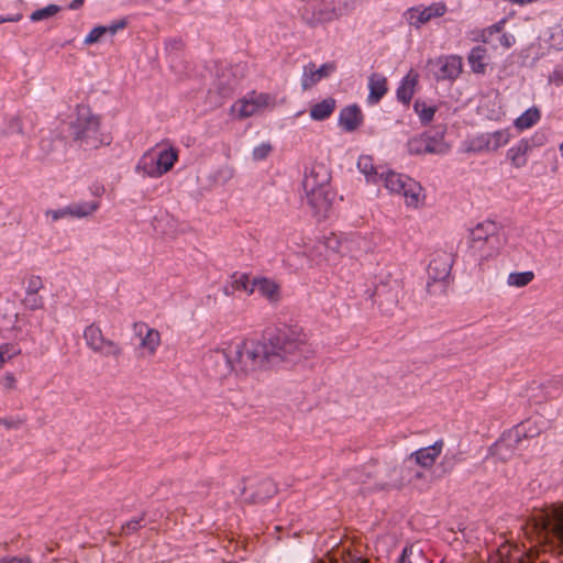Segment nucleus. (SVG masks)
Wrapping results in <instances>:
<instances>
[{"label": "nucleus", "instance_id": "1", "mask_svg": "<svg viewBox=\"0 0 563 563\" xmlns=\"http://www.w3.org/2000/svg\"><path fill=\"white\" fill-rule=\"evenodd\" d=\"M526 534L538 543L563 547V504L534 511L526 526Z\"/></svg>", "mask_w": 563, "mask_h": 563}, {"label": "nucleus", "instance_id": "2", "mask_svg": "<svg viewBox=\"0 0 563 563\" xmlns=\"http://www.w3.org/2000/svg\"><path fill=\"white\" fill-rule=\"evenodd\" d=\"M303 187L308 203L314 210V213L327 216L335 197V192L330 186V175L323 168H320V170L311 169L305 177Z\"/></svg>", "mask_w": 563, "mask_h": 563}, {"label": "nucleus", "instance_id": "3", "mask_svg": "<svg viewBox=\"0 0 563 563\" xmlns=\"http://www.w3.org/2000/svg\"><path fill=\"white\" fill-rule=\"evenodd\" d=\"M267 356L266 345L255 339H247L235 345L227 355L231 367L236 372L247 373L260 366Z\"/></svg>", "mask_w": 563, "mask_h": 563}, {"label": "nucleus", "instance_id": "4", "mask_svg": "<svg viewBox=\"0 0 563 563\" xmlns=\"http://www.w3.org/2000/svg\"><path fill=\"white\" fill-rule=\"evenodd\" d=\"M274 106V99L267 93H251L247 98L241 99L232 107L238 118L244 119L254 115Z\"/></svg>", "mask_w": 563, "mask_h": 563}, {"label": "nucleus", "instance_id": "5", "mask_svg": "<svg viewBox=\"0 0 563 563\" xmlns=\"http://www.w3.org/2000/svg\"><path fill=\"white\" fill-rule=\"evenodd\" d=\"M437 68V76L442 80L456 79L463 70V59L459 55L440 56L429 62Z\"/></svg>", "mask_w": 563, "mask_h": 563}, {"label": "nucleus", "instance_id": "6", "mask_svg": "<svg viewBox=\"0 0 563 563\" xmlns=\"http://www.w3.org/2000/svg\"><path fill=\"white\" fill-rule=\"evenodd\" d=\"M446 11V7L442 2L432 3L427 8H410L406 15L409 24L420 27L431 19L442 16Z\"/></svg>", "mask_w": 563, "mask_h": 563}, {"label": "nucleus", "instance_id": "7", "mask_svg": "<svg viewBox=\"0 0 563 563\" xmlns=\"http://www.w3.org/2000/svg\"><path fill=\"white\" fill-rule=\"evenodd\" d=\"M76 137L92 147H97L101 144L102 140L99 137L98 119L95 117H87L79 120L76 125Z\"/></svg>", "mask_w": 563, "mask_h": 563}, {"label": "nucleus", "instance_id": "8", "mask_svg": "<svg viewBox=\"0 0 563 563\" xmlns=\"http://www.w3.org/2000/svg\"><path fill=\"white\" fill-rule=\"evenodd\" d=\"M282 350L285 353H307L310 351L308 336L303 330L290 329L283 335Z\"/></svg>", "mask_w": 563, "mask_h": 563}, {"label": "nucleus", "instance_id": "9", "mask_svg": "<svg viewBox=\"0 0 563 563\" xmlns=\"http://www.w3.org/2000/svg\"><path fill=\"white\" fill-rule=\"evenodd\" d=\"M85 338L88 344L97 351L106 354H118L119 347L112 341L103 338L101 329L91 324L85 330Z\"/></svg>", "mask_w": 563, "mask_h": 563}, {"label": "nucleus", "instance_id": "10", "mask_svg": "<svg viewBox=\"0 0 563 563\" xmlns=\"http://www.w3.org/2000/svg\"><path fill=\"white\" fill-rule=\"evenodd\" d=\"M335 68L334 64H323L317 67L316 64H308L303 68L301 86L303 90H307L319 82L322 78L327 77Z\"/></svg>", "mask_w": 563, "mask_h": 563}, {"label": "nucleus", "instance_id": "11", "mask_svg": "<svg viewBox=\"0 0 563 563\" xmlns=\"http://www.w3.org/2000/svg\"><path fill=\"white\" fill-rule=\"evenodd\" d=\"M499 563H536L538 552L530 549L526 554L518 548L503 547L499 549ZM540 563H544L541 561Z\"/></svg>", "mask_w": 563, "mask_h": 563}, {"label": "nucleus", "instance_id": "12", "mask_svg": "<svg viewBox=\"0 0 563 563\" xmlns=\"http://www.w3.org/2000/svg\"><path fill=\"white\" fill-rule=\"evenodd\" d=\"M177 158L178 152L174 147L162 151L155 161V166L150 168L147 174L153 177L162 176L173 168Z\"/></svg>", "mask_w": 563, "mask_h": 563}, {"label": "nucleus", "instance_id": "13", "mask_svg": "<svg viewBox=\"0 0 563 563\" xmlns=\"http://www.w3.org/2000/svg\"><path fill=\"white\" fill-rule=\"evenodd\" d=\"M363 123V113L361 109L355 106H347L343 108L339 115V124L347 132L357 130Z\"/></svg>", "mask_w": 563, "mask_h": 563}, {"label": "nucleus", "instance_id": "14", "mask_svg": "<svg viewBox=\"0 0 563 563\" xmlns=\"http://www.w3.org/2000/svg\"><path fill=\"white\" fill-rule=\"evenodd\" d=\"M443 442L437 441L434 444L419 449L412 456H415L416 463L424 468H430L435 463L437 459L442 452Z\"/></svg>", "mask_w": 563, "mask_h": 563}, {"label": "nucleus", "instance_id": "15", "mask_svg": "<svg viewBox=\"0 0 563 563\" xmlns=\"http://www.w3.org/2000/svg\"><path fill=\"white\" fill-rule=\"evenodd\" d=\"M418 74L413 70H410L401 81L397 90V97L400 101L406 104H409L418 85Z\"/></svg>", "mask_w": 563, "mask_h": 563}, {"label": "nucleus", "instance_id": "16", "mask_svg": "<svg viewBox=\"0 0 563 563\" xmlns=\"http://www.w3.org/2000/svg\"><path fill=\"white\" fill-rule=\"evenodd\" d=\"M368 101L377 103L387 92V79L380 74H372L368 79Z\"/></svg>", "mask_w": 563, "mask_h": 563}, {"label": "nucleus", "instance_id": "17", "mask_svg": "<svg viewBox=\"0 0 563 563\" xmlns=\"http://www.w3.org/2000/svg\"><path fill=\"white\" fill-rule=\"evenodd\" d=\"M468 65L473 73L482 75L487 67V49L483 46H475L467 56Z\"/></svg>", "mask_w": 563, "mask_h": 563}, {"label": "nucleus", "instance_id": "18", "mask_svg": "<svg viewBox=\"0 0 563 563\" xmlns=\"http://www.w3.org/2000/svg\"><path fill=\"white\" fill-rule=\"evenodd\" d=\"M451 266V261L446 256H438L428 266L429 276L434 280H443L449 276Z\"/></svg>", "mask_w": 563, "mask_h": 563}, {"label": "nucleus", "instance_id": "19", "mask_svg": "<svg viewBox=\"0 0 563 563\" xmlns=\"http://www.w3.org/2000/svg\"><path fill=\"white\" fill-rule=\"evenodd\" d=\"M134 330L137 331L140 335L143 333V331L146 332L145 336L142 339L141 345L150 353H153L161 342V335L158 331L147 329L146 324L144 323H135Z\"/></svg>", "mask_w": 563, "mask_h": 563}, {"label": "nucleus", "instance_id": "20", "mask_svg": "<svg viewBox=\"0 0 563 563\" xmlns=\"http://www.w3.org/2000/svg\"><path fill=\"white\" fill-rule=\"evenodd\" d=\"M335 106L336 102L333 98H325L311 107L310 117L317 121L324 120L333 113Z\"/></svg>", "mask_w": 563, "mask_h": 563}, {"label": "nucleus", "instance_id": "21", "mask_svg": "<svg viewBox=\"0 0 563 563\" xmlns=\"http://www.w3.org/2000/svg\"><path fill=\"white\" fill-rule=\"evenodd\" d=\"M541 118V112L539 108L531 107L527 109L523 113H521L515 121L514 125L517 130L523 131L530 129L536 123L539 122Z\"/></svg>", "mask_w": 563, "mask_h": 563}, {"label": "nucleus", "instance_id": "22", "mask_svg": "<svg viewBox=\"0 0 563 563\" xmlns=\"http://www.w3.org/2000/svg\"><path fill=\"white\" fill-rule=\"evenodd\" d=\"M498 232V227L493 221L478 223L471 232L474 242H486L489 238H494Z\"/></svg>", "mask_w": 563, "mask_h": 563}, {"label": "nucleus", "instance_id": "23", "mask_svg": "<svg viewBox=\"0 0 563 563\" xmlns=\"http://www.w3.org/2000/svg\"><path fill=\"white\" fill-rule=\"evenodd\" d=\"M253 285L258 289V291L266 297L268 300L276 301L279 298V285L275 282L262 277L253 280Z\"/></svg>", "mask_w": 563, "mask_h": 563}, {"label": "nucleus", "instance_id": "24", "mask_svg": "<svg viewBox=\"0 0 563 563\" xmlns=\"http://www.w3.org/2000/svg\"><path fill=\"white\" fill-rule=\"evenodd\" d=\"M400 194L404 195L406 203L410 207H418V205L423 198L421 186L413 181L412 179H409V181L406 185V188L402 189Z\"/></svg>", "mask_w": 563, "mask_h": 563}, {"label": "nucleus", "instance_id": "25", "mask_svg": "<svg viewBox=\"0 0 563 563\" xmlns=\"http://www.w3.org/2000/svg\"><path fill=\"white\" fill-rule=\"evenodd\" d=\"M529 151V144L526 141L519 142L508 151V158L511 164L516 167H521L527 163V154Z\"/></svg>", "mask_w": 563, "mask_h": 563}, {"label": "nucleus", "instance_id": "26", "mask_svg": "<svg viewBox=\"0 0 563 563\" xmlns=\"http://www.w3.org/2000/svg\"><path fill=\"white\" fill-rule=\"evenodd\" d=\"M336 16L334 0H322L317 12L313 14L312 22H324Z\"/></svg>", "mask_w": 563, "mask_h": 563}, {"label": "nucleus", "instance_id": "27", "mask_svg": "<svg viewBox=\"0 0 563 563\" xmlns=\"http://www.w3.org/2000/svg\"><path fill=\"white\" fill-rule=\"evenodd\" d=\"M409 179L410 178L405 177V176H402L400 174H397L395 172H388V173L385 174L384 183H385V187L390 192L400 194L401 190L406 188V185L409 181Z\"/></svg>", "mask_w": 563, "mask_h": 563}, {"label": "nucleus", "instance_id": "28", "mask_svg": "<svg viewBox=\"0 0 563 563\" xmlns=\"http://www.w3.org/2000/svg\"><path fill=\"white\" fill-rule=\"evenodd\" d=\"M399 563H428L422 549L410 545L404 549Z\"/></svg>", "mask_w": 563, "mask_h": 563}, {"label": "nucleus", "instance_id": "29", "mask_svg": "<svg viewBox=\"0 0 563 563\" xmlns=\"http://www.w3.org/2000/svg\"><path fill=\"white\" fill-rule=\"evenodd\" d=\"M232 288L236 291H244L247 295H251L255 290V285L253 282H250L249 275L244 273H234L232 275Z\"/></svg>", "mask_w": 563, "mask_h": 563}, {"label": "nucleus", "instance_id": "30", "mask_svg": "<svg viewBox=\"0 0 563 563\" xmlns=\"http://www.w3.org/2000/svg\"><path fill=\"white\" fill-rule=\"evenodd\" d=\"M430 139L426 135H419L416 137H412L409 141V151L413 154H422L427 152H431V148L429 146Z\"/></svg>", "mask_w": 563, "mask_h": 563}, {"label": "nucleus", "instance_id": "31", "mask_svg": "<svg viewBox=\"0 0 563 563\" xmlns=\"http://www.w3.org/2000/svg\"><path fill=\"white\" fill-rule=\"evenodd\" d=\"M59 10H60V8L58 5H56V4H48L45 8L35 10L31 14L30 19L33 22L46 20V19H49V18L54 16L55 14H57L59 12Z\"/></svg>", "mask_w": 563, "mask_h": 563}, {"label": "nucleus", "instance_id": "32", "mask_svg": "<svg viewBox=\"0 0 563 563\" xmlns=\"http://www.w3.org/2000/svg\"><path fill=\"white\" fill-rule=\"evenodd\" d=\"M533 279L532 272L512 273L508 277V284L515 287H523Z\"/></svg>", "mask_w": 563, "mask_h": 563}, {"label": "nucleus", "instance_id": "33", "mask_svg": "<svg viewBox=\"0 0 563 563\" xmlns=\"http://www.w3.org/2000/svg\"><path fill=\"white\" fill-rule=\"evenodd\" d=\"M416 111L419 114V118L423 122H430L433 119L435 110L431 107H426L424 104L416 103Z\"/></svg>", "mask_w": 563, "mask_h": 563}, {"label": "nucleus", "instance_id": "34", "mask_svg": "<svg viewBox=\"0 0 563 563\" xmlns=\"http://www.w3.org/2000/svg\"><path fill=\"white\" fill-rule=\"evenodd\" d=\"M505 23H506V20L503 19L499 22L483 30V32H482L483 42H487L488 37L492 36L494 33L501 32L504 30Z\"/></svg>", "mask_w": 563, "mask_h": 563}, {"label": "nucleus", "instance_id": "35", "mask_svg": "<svg viewBox=\"0 0 563 563\" xmlns=\"http://www.w3.org/2000/svg\"><path fill=\"white\" fill-rule=\"evenodd\" d=\"M19 350H14L9 344H4L0 346V368L3 366L7 360L12 358L14 355L19 354Z\"/></svg>", "mask_w": 563, "mask_h": 563}, {"label": "nucleus", "instance_id": "36", "mask_svg": "<svg viewBox=\"0 0 563 563\" xmlns=\"http://www.w3.org/2000/svg\"><path fill=\"white\" fill-rule=\"evenodd\" d=\"M329 563H368V561L362 558L347 554L342 555L340 559L331 556L329 558Z\"/></svg>", "mask_w": 563, "mask_h": 563}, {"label": "nucleus", "instance_id": "37", "mask_svg": "<svg viewBox=\"0 0 563 563\" xmlns=\"http://www.w3.org/2000/svg\"><path fill=\"white\" fill-rule=\"evenodd\" d=\"M108 32L107 26H97L90 31V33L87 35L85 42L87 44H91L97 42L103 34Z\"/></svg>", "mask_w": 563, "mask_h": 563}, {"label": "nucleus", "instance_id": "38", "mask_svg": "<svg viewBox=\"0 0 563 563\" xmlns=\"http://www.w3.org/2000/svg\"><path fill=\"white\" fill-rule=\"evenodd\" d=\"M490 137L496 146H503L508 143L509 133L507 131H496Z\"/></svg>", "mask_w": 563, "mask_h": 563}, {"label": "nucleus", "instance_id": "39", "mask_svg": "<svg viewBox=\"0 0 563 563\" xmlns=\"http://www.w3.org/2000/svg\"><path fill=\"white\" fill-rule=\"evenodd\" d=\"M271 150H272L271 144H267V143L261 144L254 148L253 155L257 159H263L269 154Z\"/></svg>", "mask_w": 563, "mask_h": 563}, {"label": "nucleus", "instance_id": "40", "mask_svg": "<svg viewBox=\"0 0 563 563\" xmlns=\"http://www.w3.org/2000/svg\"><path fill=\"white\" fill-rule=\"evenodd\" d=\"M1 384L7 389H13L16 385V379L13 374H5L1 379Z\"/></svg>", "mask_w": 563, "mask_h": 563}, {"label": "nucleus", "instance_id": "41", "mask_svg": "<svg viewBox=\"0 0 563 563\" xmlns=\"http://www.w3.org/2000/svg\"><path fill=\"white\" fill-rule=\"evenodd\" d=\"M516 40H515V36L511 35V34H506L504 33L500 37H499V43L500 45L504 47V48H509L511 47L514 44H515Z\"/></svg>", "mask_w": 563, "mask_h": 563}, {"label": "nucleus", "instance_id": "42", "mask_svg": "<svg viewBox=\"0 0 563 563\" xmlns=\"http://www.w3.org/2000/svg\"><path fill=\"white\" fill-rule=\"evenodd\" d=\"M42 286L41 279L38 277H31L29 282V290L31 292H36Z\"/></svg>", "mask_w": 563, "mask_h": 563}, {"label": "nucleus", "instance_id": "43", "mask_svg": "<svg viewBox=\"0 0 563 563\" xmlns=\"http://www.w3.org/2000/svg\"><path fill=\"white\" fill-rule=\"evenodd\" d=\"M0 563H31L29 558L9 556L1 560Z\"/></svg>", "mask_w": 563, "mask_h": 563}, {"label": "nucleus", "instance_id": "44", "mask_svg": "<svg viewBox=\"0 0 563 563\" xmlns=\"http://www.w3.org/2000/svg\"><path fill=\"white\" fill-rule=\"evenodd\" d=\"M125 26H126V21L120 20L119 22H117L110 26H107V29H108V32H110L111 34H114L117 31L122 30Z\"/></svg>", "mask_w": 563, "mask_h": 563}, {"label": "nucleus", "instance_id": "45", "mask_svg": "<svg viewBox=\"0 0 563 563\" xmlns=\"http://www.w3.org/2000/svg\"><path fill=\"white\" fill-rule=\"evenodd\" d=\"M11 128L18 133H22L23 124L19 118H13L10 122Z\"/></svg>", "mask_w": 563, "mask_h": 563}, {"label": "nucleus", "instance_id": "46", "mask_svg": "<svg viewBox=\"0 0 563 563\" xmlns=\"http://www.w3.org/2000/svg\"><path fill=\"white\" fill-rule=\"evenodd\" d=\"M22 18L21 14H16V15H12V16H8V18H2L0 16V24L1 23H4V22H16V21H20Z\"/></svg>", "mask_w": 563, "mask_h": 563}, {"label": "nucleus", "instance_id": "47", "mask_svg": "<svg viewBox=\"0 0 563 563\" xmlns=\"http://www.w3.org/2000/svg\"><path fill=\"white\" fill-rule=\"evenodd\" d=\"M85 0H73L69 4V9L77 10L84 4Z\"/></svg>", "mask_w": 563, "mask_h": 563}, {"label": "nucleus", "instance_id": "48", "mask_svg": "<svg viewBox=\"0 0 563 563\" xmlns=\"http://www.w3.org/2000/svg\"><path fill=\"white\" fill-rule=\"evenodd\" d=\"M137 525H139V522H137V521L129 522V523L126 525V528H128V529H134V530H135V529L137 528Z\"/></svg>", "mask_w": 563, "mask_h": 563}, {"label": "nucleus", "instance_id": "49", "mask_svg": "<svg viewBox=\"0 0 563 563\" xmlns=\"http://www.w3.org/2000/svg\"><path fill=\"white\" fill-rule=\"evenodd\" d=\"M53 217V219H58L63 213L62 212H58V211H53V212H49Z\"/></svg>", "mask_w": 563, "mask_h": 563}, {"label": "nucleus", "instance_id": "50", "mask_svg": "<svg viewBox=\"0 0 563 563\" xmlns=\"http://www.w3.org/2000/svg\"><path fill=\"white\" fill-rule=\"evenodd\" d=\"M560 153H561V156L563 157V143L560 145Z\"/></svg>", "mask_w": 563, "mask_h": 563}]
</instances>
